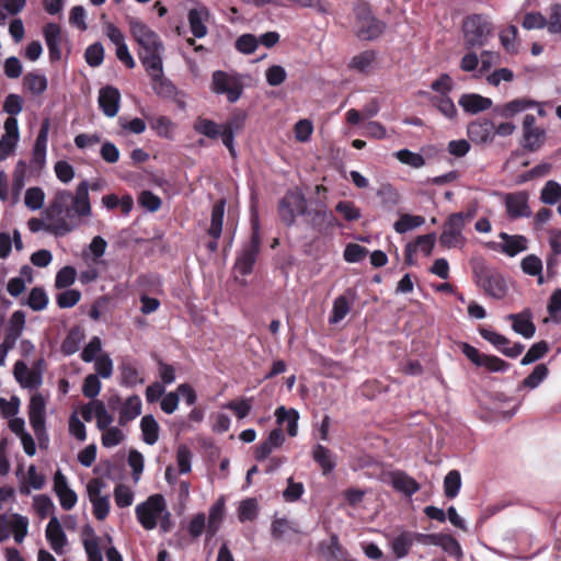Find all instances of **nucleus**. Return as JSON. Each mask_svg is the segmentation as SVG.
<instances>
[{"label":"nucleus","instance_id":"052dcab7","mask_svg":"<svg viewBox=\"0 0 561 561\" xmlns=\"http://www.w3.org/2000/svg\"><path fill=\"white\" fill-rule=\"evenodd\" d=\"M77 278V271L72 266H64L60 268L55 278V287L58 289L68 288L71 286Z\"/></svg>","mask_w":561,"mask_h":561},{"label":"nucleus","instance_id":"09e8293b","mask_svg":"<svg viewBox=\"0 0 561 561\" xmlns=\"http://www.w3.org/2000/svg\"><path fill=\"white\" fill-rule=\"evenodd\" d=\"M142 439L148 445H153L159 438V424L152 415H145L140 422Z\"/></svg>","mask_w":561,"mask_h":561},{"label":"nucleus","instance_id":"c85d7f7f","mask_svg":"<svg viewBox=\"0 0 561 561\" xmlns=\"http://www.w3.org/2000/svg\"><path fill=\"white\" fill-rule=\"evenodd\" d=\"M46 538L50 545V548L57 553L61 554L64 548L67 545V537L59 520L53 517L46 527Z\"/></svg>","mask_w":561,"mask_h":561},{"label":"nucleus","instance_id":"423d86ee","mask_svg":"<svg viewBox=\"0 0 561 561\" xmlns=\"http://www.w3.org/2000/svg\"><path fill=\"white\" fill-rule=\"evenodd\" d=\"M473 277L476 284L482 288L486 295L495 299H502L506 296L507 286L504 277L483 263H478L473 266Z\"/></svg>","mask_w":561,"mask_h":561},{"label":"nucleus","instance_id":"2f4dec72","mask_svg":"<svg viewBox=\"0 0 561 561\" xmlns=\"http://www.w3.org/2000/svg\"><path fill=\"white\" fill-rule=\"evenodd\" d=\"M390 477L393 489L402 492L407 496H411L420 490L417 481L404 471H393Z\"/></svg>","mask_w":561,"mask_h":561},{"label":"nucleus","instance_id":"de8ad7c7","mask_svg":"<svg viewBox=\"0 0 561 561\" xmlns=\"http://www.w3.org/2000/svg\"><path fill=\"white\" fill-rule=\"evenodd\" d=\"M413 546L412 531H402L391 541V549L398 559H402L410 553Z\"/></svg>","mask_w":561,"mask_h":561},{"label":"nucleus","instance_id":"a211bd4d","mask_svg":"<svg viewBox=\"0 0 561 561\" xmlns=\"http://www.w3.org/2000/svg\"><path fill=\"white\" fill-rule=\"evenodd\" d=\"M106 35L110 41L116 46V57L122 61L126 68L134 69L136 62L131 54L129 53L128 46L125 43V36L122 31L114 24H108L106 28Z\"/></svg>","mask_w":561,"mask_h":561},{"label":"nucleus","instance_id":"9b49d317","mask_svg":"<svg viewBox=\"0 0 561 561\" xmlns=\"http://www.w3.org/2000/svg\"><path fill=\"white\" fill-rule=\"evenodd\" d=\"M522 128L523 137L520 145L524 150L528 152L538 151L546 142V129L536 124V117L533 114L525 115Z\"/></svg>","mask_w":561,"mask_h":561},{"label":"nucleus","instance_id":"c756f323","mask_svg":"<svg viewBox=\"0 0 561 561\" xmlns=\"http://www.w3.org/2000/svg\"><path fill=\"white\" fill-rule=\"evenodd\" d=\"M466 113L478 114L492 106V100L476 93L462 94L458 101Z\"/></svg>","mask_w":561,"mask_h":561},{"label":"nucleus","instance_id":"6e6d98bb","mask_svg":"<svg viewBox=\"0 0 561 561\" xmlns=\"http://www.w3.org/2000/svg\"><path fill=\"white\" fill-rule=\"evenodd\" d=\"M549 351V345L546 341H539L530 346L527 353L520 360V364L526 366L540 358H542Z\"/></svg>","mask_w":561,"mask_h":561},{"label":"nucleus","instance_id":"603ef678","mask_svg":"<svg viewBox=\"0 0 561 561\" xmlns=\"http://www.w3.org/2000/svg\"><path fill=\"white\" fill-rule=\"evenodd\" d=\"M520 267L525 274L530 276H538V284L541 285L543 283V277L541 275L542 262L537 255L529 254L525 256L522 260Z\"/></svg>","mask_w":561,"mask_h":561},{"label":"nucleus","instance_id":"0eeeda50","mask_svg":"<svg viewBox=\"0 0 561 561\" xmlns=\"http://www.w3.org/2000/svg\"><path fill=\"white\" fill-rule=\"evenodd\" d=\"M243 88L242 76L238 72L216 70L211 75V90L216 94H225L230 103H236L241 98Z\"/></svg>","mask_w":561,"mask_h":561},{"label":"nucleus","instance_id":"f257e3e1","mask_svg":"<svg viewBox=\"0 0 561 561\" xmlns=\"http://www.w3.org/2000/svg\"><path fill=\"white\" fill-rule=\"evenodd\" d=\"M129 32L138 44V58L146 71L160 73L164 44L159 34L137 18L128 19Z\"/></svg>","mask_w":561,"mask_h":561},{"label":"nucleus","instance_id":"4be33fe9","mask_svg":"<svg viewBox=\"0 0 561 561\" xmlns=\"http://www.w3.org/2000/svg\"><path fill=\"white\" fill-rule=\"evenodd\" d=\"M99 106L107 117H114L118 113L121 93L113 85L103 87L99 92Z\"/></svg>","mask_w":561,"mask_h":561},{"label":"nucleus","instance_id":"6ab92c4d","mask_svg":"<svg viewBox=\"0 0 561 561\" xmlns=\"http://www.w3.org/2000/svg\"><path fill=\"white\" fill-rule=\"evenodd\" d=\"M54 492L56 493L60 506L65 511H70L75 507L78 496L76 492L69 488L66 476L60 471L54 476Z\"/></svg>","mask_w":561,"mask_h":561},{"label":"nucleus","instance_id":"39448f33","mask_svg":"<svg viewBox=\"0 0 561 561\" xmlns=\"http://www.w3.org/2000/svg\"><path fill=\"white\" fill-rule=\"evenodd\" d=\"M356 35L362 41L378 38L385 31L386 24L371 12L368 3L359 2L354 7Z\"/></svg>","mask_w":561,"mask_h":561},{"label":"nucleus","instance_id":"5701e85b","mask_svg":"<svg viewBox=\"0 0 561 561\" xmlns=\"http://www.w3.org/2000/svg\"><path fill=\"white\" fill-rule=\"evenodd\" d=\"M13 374L16 381L23 388L36 389L42 385V373L36 369H30L27 365L18 360L13 367Z\"/></svg>","mask_w":561,"mask_h":561},{"label":"nucleus","instance_id":"ddd939ff","mask_svg":"<svg viewBox=\"0 0 561 561\" xmlns=\"http://www.w3.org/2000/svg\"><path fill=\"white\" fill-rule=\"evenodd\" d=\"M71 192L70 191H58L50 202L49 206L45 210V217L47 220L58 222L59 220H68L72 218L71 209Z\"/></svg>","mask_w":561,"mask_h":561},{"label":"nucleus","instance_id":"f8f14e48","mask_svg":"<svg viewBox=\"0 0 561 561\" xmlns=\"http://www.w3.org/2000/svg\"><path fill=\"white\" fill-rule=\"evenodd\" d=\"M463 228L460 215L451 214L443 225L439 244L447 249L462 247L466 241L462 234Z\"/></svg>","mask_w":561,"mask_h":561},{"label":"nucleus","instance_id":"6e6552de","mask_svg":"<svg viewBox=\"0 0 561 561\" xmlns=\"http://www.w3.org/2000/svg\"><path fill=\"white\" fill-rule=\"evenodd\" d=\"M164 511L165 500L161 494L149 496L147 501L138 504L135 508L137 520L146 530L157 527L158 519Z\"/></svg>","mask_w":561,"mask_h":561},{"label":"nucleus","instance_id":"f03ea898","mask_svg":"<svg viewBox=\"0 0 561 561\" xmlns=\"http://www.w3.org/2000/svg\"><path fill=\"white\" fill-rule=\"evenodd\" d=\"M245 117L243 113H236L222 125L209 118L198 117L194 123V130L210 139L220 137L231 157H236L234 134L244 127Z\"/></svg>","mask_w":561,"mask_h":561},{"label":"nucleus","instance_id":"7c9ffc66","mask_svg":"<svg viewBox=\"0 0 561 561\" xmlns=\"http://www.w3.org/2000/svg\"><path fill=\"white\" fill-rule=\"evenodd\" d=\"M25 327V313L22 310H16L9 319L8 327L4 330L3 341L9 346H15L18 339L21 336Z\"/></svg>","mask_w":561,"mask_h":561},{"label":"nucleus","instance_id":"4468645a","mask_svg":"<svg viewBox=\"0 0 561 561\" xmlns=\"http://www.w3.org/2000/svg\"><path fill=\"white\" fill-rule=\"evenodd\" d=\"M46 402L41 393H34L31 397L28 404V420L34 431L36 438L41 442L42 436L45 435L46 420H45Z\"/></svg>","mask_w":561,"mask_h":561},{"label":"nucleus","instance_id":"864d4df0","mask_svg":"<svg viewBox=\"0 0 561 561\" xmlns=\"http://www.w3.org/2000/svg\"><path fill=\"white\" fill-rule=\"evenodd\" d=\"M461 488V477L459 471L451 470L444 479V492L447 499H454L458 495Z\"/></svg>","mask_w":561,"mask_h":561},{"label":"nucleus","instance_id":"a18cd8bd","mask_svg":"<svg viewBox=\"0 0 561 561\" xmlns=\"http://www.w3.org/2000/svg\"><path fill=\"white\" fill-rule=\"evenodd\" d=\"M48 81L44 75L28 72L23 78V87L33 95H42L47 90Z\"/></svg>","mask_w":561,"mask_h":561},{"label":"nucleus","instance_id":"2eb2a0df","mask_svg":"<svg viewBox=\"0 0 561 561\" xmlns=\"http://www.w3.org/2000/svg\"><path fill=\"white\" fill-rule=\"evenodd\" d=\"M479 333L484 340L490 342L493 346H495L502 354H504L507 357L516 358L524 351V345L522 343H514L513 345H511V341L506 336L497 332L491 331L485 328H480Z\"/></svg>","mask_w":561,"mask_h":561},{"label":"nucleus","instance_id":"79ce46f5","mask_svg":"<svg viewBox=\"0 0 561 561\" xmlns=\"http://www.w3.org/2000/svg\"><path fill=\"white\" fill-rule=\"evenodd\" d=\"M275 416L278 424L286 423L287 433L290 437L297 435L299 413L295 409L287 410L285 407H279L275 411Z\"/></svg>","mask_w":561,"mask_h":561},{"label":"nucleus","instance_id":"8fccbe9b","mask_svg":"<svg viewBox=\"0 0 561 561\" xmlns=\"http://www.w3.org/2000/svg\"><path fill=\"white\" fill-rule=\"evenodd\" d=\"M437 538L435 546L440 547L450 557H455L458 560L462 558L460 543L451 535L439 533Z\"/></svg>","mask_w":561,"mask_h":561},{"label":"nucleus","instance_id":"20e7f679","mask_svg":"<svg viewBox=\"0 0 561 561\" xmlns=\"http://www.w3.org/2000/svg\"><path fill=\"white\" fill-rule=\"evenodd\" d=\"M261 249L260 221L256 215L251 217V236L238 254L233 268L242 276L253 272Z\"/></svg>","mask_w":561,"mask_h":561},{"label":"nucleus","instance_id":"0e129e2a","mask_svg":"<svg viewBox=\"0 0 561 561\" xmlns=\"http://www.w3.org/2000/svg\"><path fill=\"white\" fill-rule=\"evenodd\" d=\"M45 193L41 187H30L25 192L24 203L32 210L41 209L44 205Z\"/></svg>","mask_w":561,"mask_h":561},{"label":"nucleus","instance_id":"dca6fc26","mask_svg":"<svg viewBox=\"0 0 561 561\" xmlns=\"http://www.w3.org/2000/svg\"><path fill=\"white\" fill-rule=\"evenodd\" d=\"M436 242L435 233H427L417 236L413 241L408 242L404 248V263L408 266L416 264L414 255L417 251L422 252L425 256H430L433 252Z\"/></svg>","mask_w":561,"mask_h":561},{"label":"nucleus","instance_id":"49530a36","mask_svg":"<svg viewBox=\"0 0 561 561\" xmlns=\"http://www.w3.org/2000/svg\"><path fill=\"white\" fill-rule=\"evenodd\" d=\"M84 534L88 538L83 539V547L88 556V561H103L102 551L99 545V537L94 534L93 528L88 526L84 529Z\"/></svg>","mask_w":561,"mask_h":561},{"label":"nucleus","instance_id":"c03bdc74","mask_svg":"<svg viewBox=\"0 0 561 561\" xmlns=\"http://www.w3.org/2000/svg\"><path fill=\"white\" fill-rule=\"evenodd\" d=\"M377 54L375 50H364L351 59L348 68L352 70H356L357 72L367 75L373 68V65L375 64Z\"/></svg>","mask_w":561,"mask_h":561},{"label":"nucleus","instance_id":"7ed1b4c3","mask_svg":"<svg viewBox=\"0 0 561 561\" xmlns=\"http://www.w3.org/2000/svg\"><path fill=\"white\" fill-rule=\"evenodd\" d=\"M465 45L467 48L482 47L493 35V24L486 15L471 14L462 23Z\"/></svg>","mask_w":561,"mask_h":561},{"label":"nucleus","instance_id":"1a4fd4ad","mask_svg":"<svg viewBox=\"0 0 561 561\" xmlns=\"http://www.w3.org/2000/svg\"><path fill=\"white\" fill-rule=\"evenodd\" d=\"M307 214V199L299 191H288L278 204V215L280 220L291 227L296 221V216Z\"/></svg>","mask_w":561,"mask_h":561},{"label":"nucleus","instance_id":"412c9836","mask_svg":"<svg viewBox=\"0 0 561 561\" xmlns=\"http://www.w3.org/2000/svg\"><path fill=\"white\" fill-rule=\"evenodd\" d=\"M27 226L32 232L45 230L46 232L56 237H62L72 231L76 227V225H73L70 220H59L58 222L48 220V222H45L38 218H31L27 222Z\"/></svg>","mask_w":561,"mask_h":561},{"label":"nucleus","instance_id":"e2e57ef3","mask_svg":"<svg viewBox=\"0 0 561 561\" xmlns=\"http://www.w3.org/2000/svg\"><path fill=\"white\" fill-rule=\"evenodd\" d=\"M396 158L403 164L419 169L425 165V159L422 154L409 149H401L396 152Z\"/></svg>","mask_w":561,"mask_h":561},{"label":"nucleus","instance_id":"3c124183","mask_svg":"<svg viewBox=\"0 0 561 561\" xmlns=\"http://www.w3.org/2000/svg\"><path fill=\"white\" fill-rule=\"evenodd\" d=\"M425 222V218L420 215H401L400 218L394 222V230L398 233H405L414 228L422 226Z\"/></svg>","mask_w":561,"mask_h":561},{"label":"nucleus","instance_id":"37998d69","mask_svg":"<svg viewBox=\"0 0 561 561\" xmlns=\"http://www.w3.org/2000/svg\"><path fill=\"white\" fill-rule=\"evenodd\" d=\"M146 72L150 77L153 90L158 95L169 98L174 94V84L163 76V64L161 65L160 73L157 71L152 72L151 70Z\"/></svg>","mask_w":561,"mask_h":561},{"label":"nucleus","instance_id":"774afa93","mask_svg":"<svg viewBox=\"0 0 561 561\" xmlns=\"http://www.w3.org/2000/svg\"><path fill=\"white\" fill-rule=\"evenodd\" d=\"M348 311V300L344 296H339L333 302L332 313L329 318V322L339 323L341 320L345 318Z\"/></svg>","mask_w":561,"mask_h":561},{"label":"nucleus","instance_id":"58836bf2","mask_svg":"<svg viewBox=\"0 0 561 561\" xmlns=\"http://www.w3.org/2000/svg\"><path fill=\"white\" fill-rule=\"evenodd\" d=\"M306 215L310 216L311 227L319 232H322L324 229L339 226L336 218L324 209L307 210Z\"/></svg>","mask_w":561,"mask_h":561},{"label":"nucleus","instance_id":"e433bc0d","mask_svg":"<svg viewBox=\"0 0 561 561\" xmlns=\"http://www.w3.org/2000/svg\"><path fill=\"white\" fill-rule=\"evenodd\" d=\"M141 413V400L137 394L129 397L123 404L118 424L125 426L128 422L135 420Z\"/></svg>","mask_w":561,"mask_h":561},{"label":"nucleus","instance_id":"f704fd0d","mask_svg":"<svg viewBox=\"0 0 561 561\" xmlns=\"http://www.w3.org/2000/svg\"><path fill=\"white\" fill-rule=\"evenodd\" d=\"M208 16V10L203 7L201 9L194 8L188 11V24L192 34L197 37L202 38L206 36L207 34V26L205 25V19Z\"/></svg>","mask_w":561,"mask_h":561},{"label":"nucleus","instance_id":"bb28decb","mask_svg":"<svg viewBox=\"0 0 561 561\" xmlns=\"http://www.w3.org/2000/svg\"><path fill=\"white\" fill-rule=\"evenodd\" d=\"M49 128L50 122L48 118H45L41 124L32 153V161L37 165L45 163Z\"/></svg>","mask_w":561,"mask_h":561},{"label":"nucleus","instance_id":"4c0bfd02","mask_svg":"<svg viewBox=\"0 0 561 561\" xmlns=\"http://www.w3.org/2000/svg\"><path fill=\"white\" fill-rule=\"evenodd\" d=\"M500 238L504 241L502 252L508 256H515L527 249V239L524 236L501 232Z\"/></svg>","mask_w":561,"mask_h":561},{"label":"nucleus","instance_id":"ea45409f","mask_svg":"<svg viewBox=\"0 0 561 561\" xmlns=\"http://www.w3.org/2000/svg\"><path fill=\"white\" fill-rule=\"evenodd\" d=\"M225 512V500L220 497L209 508L208 520H207V537H214L220 528V524L224 518Z\"/></svg>","mask_w":561,"mask_h":561},{"label":"nucleus","instance_id":"473e14b6","mask_svg":"<svg viewBox=\"0 0 561 561\" xmlns=\"http://www.w3.org/2000/svg\"><path fill=\"white\" fill-rule=\"evenodd\" d=\"M226 199H218L211 208L210 226L207 229V234L211 239H219L222 233L224 216H225Z\"/></svg>","mask_w":561,"mask_h":561},{"label":"nucleus","instance_id":"72a5a7b5","mask_svg":"<svg viewBox=\"0 0 561 561\" xmlns=\"http://www.w3.org/2000/svg\"><path fill=\"white\" fill-rule=\"evenodd\" d=\"M312 459L319 465L324 476L331 473L336 466L332 451L321 444L313 446Z\"/></svg>","mask_w":561,"mask_h":561},{"label":"nucleus","instance_id":"b1692460","mask_svg":"<svg viewBox=\"0 0 561 561\" xmlns=\"http://www.w3.org/2000/svg\"><path fill=\"white\" fill-rule=\"evenodd\" d=\"M507 320L512 322V329L525 339H530L535 335L536 327L533 322V312L529 308L518 313L508 314Z\"/></svg>","mask_w":561,"mask_h":561},{"label":"nucleus","instance_id":"680f3d73","mask_svg":"<svg viewBox=\"0 0 561 561\" xmlns=\"http://www.w3.org/2000/svg\"><path fill=\"white\" fill-rule=\"evenodd\" d=\"M548 374L549 369L545 364L537 365L533 373L523 380V387L535 389L547 378Z\"/></svg>","mask_w":561,"mask_h":561},{"label":"nucleus","instance_id":"4d7b16f0","mask_svg":"<svg viewBox=\"0 0 561 561\" xmlns=\"http://www.w3.org/2000/svg\"><path fill=\"white\" fill-rule=\"evenodd\" d=\"M550 14L548 19L545 18L540 12H528L524 15L522 25L526 30L543 28L549 30Z\"/></svg>","mask_w":561,"mask_h":561},{"label":"nucleus","instance_id":"bf43d9fd","mask_svg":"<svg viewBox=\"0 0 561 561\" xmlns=\"http://www.w3.org/2000/svg\"><path fill=\"white\" fill-rule=\"evenodd\" d=\"M48 297L42 287H34L28 294L27 306L34 311H41L47 307Z\"/></svg>","mask_w":561,"mask_h":561},{"label":"nucleus","instance_id":"a878e982","mask_svg":"<svg viewBox=\"0 0 561 561\" xmlns=\"http://www.w3.org/2000/svg\"><path fill=\"white\" fill-rule=\"evenodd\" d=\"M43 34L46 45L48 47L49 59L51 62L58 61L61 58V28L56 23H47L43 27Z\"/></svg>","mask_w":561,"mask_h":561},{"label":"nucleus","instance_id":"c9c22d12","mask_svg":"<svg viewBox=\"0 0 561 561\" xmlns=\"http://www.w3.org/2000/svg\"><path fill=\"white\" fill-rule=\"evenodd\" d=\"M84 336V330L80 325L72 327L61 343V353L66 356L77 353Z\"/></svg>","mask_w":561,"mask_h":561},{"label":"nucleus","instance_id":"f3484780","mask_svg":"<svg viewBox=\"0 0 561 561\" xmlns=\"http://www.w3.org/2000/svg\"><path fill=\"white\" fill-rule=\"evenodd\" d=\"M467 135L476 145L492 142L495 136V125L491 119L477 118L468 125Z\"/></svg>","mask_w":561,"mask_h":561},{"label":"nucleus","instance_id":"13d9d810","mask_svg":"<svg viewBox=\"0 0 561 561\" xmlns=\"http://www.w3.org/2000/svg\"><path fill=\"white\" fill-rule=\"evenodd\" d=\"M561 198V185L556 181H548L541 190L540 199L548 205H554Z\"/></svg>","mask_w":561,"mask_h":561},{"label":"nucleus","instance_id":"cd10ccee","mask_svg":"<svg viewBox=\"0 0 561 561\" xmlns=\"http://www.w3.org/2000/svg\"><path fill=\"white\" fill-rule=\"evenodd\" d=\"M538 105V102L527 99L519 98L514 99L505 104L497 105L494 108V112L503 118H512L516 114L522 113L530 107H535Z\"/></svg>","mask_w":561,"mask_h":561},{"label":"nucleus","instance_id":"5fc2aeb1","mask_svg":"<svg viewBox=\"0 0 561 561\" xmlns=\"http://www.w3.org/2000/svg\"><path fill=\"white\" fill-rule=\"evenodd\" d=\"M432 104L446 117L453 119L457 116V108L448 95L432 98Z\"/></svg>","mask_w":561,"mask_h":561},{"label":"nucleus","instance_id":"69168bd1","mask_svg":"<svg viewBox=\"0 0 561 561\" xmlns=\"http://www.w3.org/2000/svg\"><path fill=\"white\" fill-rule=\"evenodd\" d=\"M252 400V398L231 400L226 404V408L231 410L239 420H242L251 412Z\"/></svg>","mask_w":561,"mask_h":561},{"label":"nucleus","instance_id":"393cba45","mask_svg":"<svg viewBox=\"0 0 561 561\" xmlns=\"http://www.w3.org/2000/svg\"><path fill=\"white\" fill-rule=\"evenodd\" d=\"M71 209L72 217H87L91 214V204L89 198V183L82 181L76 190V194L71 193Z\"/></svg>","mask_w":561,"mask_h":561},{"label":"nucleus","instance_id":"9d476101","mask_svg":"<svg viewBox=\"0 0 561 561\" xmlns=\"http://www.w3.org/2000/svg\"><path fill=\"white\" fill-rule=\"evenodd\" d=\"M28 518L18 513L0 514V542L9 539L10 535L16 543H22L27 535Z\"/></svg>","mask_w":561,"mask_h":561},{"label":"nucleus","instance_id":"338daca9","mask_svg":"<svg viewBox=\"0 0 561 561\" xmlns=\"http://www.w3.org/2000/svg\"><path fill=\"white\" fill-rule=\"evenodd\" d=\"M150 127L156 131V134L163 138L172 137V121L167 116H158L150 119Z\"/></svg>","mask_w":561,"mask_h":561},{"label":"nucleus","instance_id":"a19ab883","mask_svg":"<svg viewBox=\"0 0 561 561\" xmlns=\"http://www.w3.org/2000/svg\"><path fill=\"white\" fill-rule=\"evenodd\" d=\"M121 370V385L125 387H135L138 383H144L145 379L141 377V374L138 367L129 362L124 360L119 365Z\"/></svg>","mask_w":561,"mask_h":561},{"label":"nucleus","instance_id":"aec40b11","mask_svg":"<svg viewBox=\"0 0 561 561\" xmlns=\"http://www.w3.org/2000/svg\"><path fill=\"white\" fill-rule=\"evenodd\" d=\"M505 206L511 219L529 217L531 215L528 206V194L526 192L507 194L505 197Z\"/></svg>","mask_w":561,"mask_h":561}]
</instances>
